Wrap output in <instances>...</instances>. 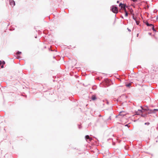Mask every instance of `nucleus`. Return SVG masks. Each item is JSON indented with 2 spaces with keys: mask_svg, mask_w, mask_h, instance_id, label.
<instances>
[{
  "mask_svg": "<svg viewBox=\"0 0 158 158\" xmlns=\"http://www.w3.org/2000/svg\"><path fill=\"white\" fill-rule=\"evenodd\" d=\"M126 112L124 111H121L119 112V114L117 116V118L118 119H121L120 120L121 122H123V120L125 118L124 116L127 114Z\"/></svg>",
  "mask_w": 158,
  "mask_h": 158,
  "instance_id": "obj_1",
  "label": "nucleus"
},
{
  "mask_svg": "<svg viewBox=\"0 0 158 158\" xmlns=\"http://www.w3.org/2000/svg\"><path fill=\"white\" fill-rule=\"evenodd\" d=\"M112 11L114 13H117L118 12V8L115 6H112L111 7Z\"/></svg>",
  "mask_w": 158,
  "mask_h": 158,
  "instance_id": "obj_2",
  "label": "nucleus"
},
{
  "mask_svg": "<svg viewBox=\"0 0 158 158\" xmlns=\"http://www.w3.org/2000/svg\"><path fill=\"white\" fill-rule=\"evenodd\" d=\"M119 6L120 7L121 9L123 10L124 11H127L126 9V5L125 4H122V3H120Z\"/></svg>",
  "mask_w": 158,
  "mask_h": 158,
  "instance_id": "obj_3",
  "label": "nucleus"
},
{
  "mask_svg": "<svg viewBox=\"0 0 158 158\" xmlns=\"http://www.w3.org/2000/svg\"><path fill=\"white\" fill-rule=\"evenodd\" d=\"M141 108L142 110H139L137 112V114H140V113H143L144 112L145 110H146L143 109L142 107H141Z\"/></svg>",
  "mask_w": 158,
  "mask_h": 158,
  "instance_id": "obj_4",
  "label": "nucleus"
},
{
  "mask_svg": "<svg viewBox=\"0 0 158 158\" xmlns=\"http://www.w3.org/2000/svg\"><path fill=\"white\" fill-rule=\"evenodd\" d=\"M146 24L148 26H150L152 27V30H154V26L151 24H149V23L148 22H146Z\"/></svg>",
  "mask_w": 158,
  "mask_h": 158,
  "instance_id": "obj_5",
  "label": "nucleus"
},
{
  "mask_svg": "<svg viewBox=\"0 0 158 158\" xmlns=\"http://www.w3.org/2000/svg\"><path fill=\"white\" fill-rule=\"evenodd\" d=\"M85 139L86 140H87V139H89V141H91L92 140V139L91 138H90L89 135H87L85 136Z\"/></svg>",
  "mask_w": 158,
  "mask_h": 158,
  "instance_id": "obj_6",
  "label": "nucleus"
},
{
  "mask_svg": "<svg viewBox=\"0 0 158 158\" xmlns=\"http://www.w3.org/2000/svg\"><path fill=\"white\" fill-rule=\"evenodd\" d=\"M10 5L14 6L15 5V2L13 0H11L10 1Z\"/></svg>",
  "mask_w": 158,
  "mask_h": 158,
  "instance_id": "obj_7",
  "label": "nucleus"
},
{
  "mask_svg": "<svg viewBox=\"0 0 158 158\" xmlns=\"http://www.w3.org/2000/svg\"><path fill=\"white\" fill-rule=\"evenodd\" d=\"M96 99V98L94 95L92 96V99L93 100H95Z\"/></svg>",
  "mask_w": 158,
  "mask_h": 158,
  "instance_id": "obj_8",
  "label": "nucleus"
},
{
  "mask_svg": "<svg viewBox=\"0 0 158 158\" xmlns=\"http://www.w3.org/2000/svg\"><path fill=\"white\" fill-rule=\"evenodd\" d=\"M131 14L132 15V17H133V19L135 21L136 20V17H135V16H134V15L133 14H132V13H131Z\"/></svg>",
  "mask_w": 158,
  "mask_h": 158,
  "instance_id": "obj_9",
  "label": "nucleus"
},
{
  "mask_svg": "<svg viewBox=\"0 0 158 158\" xmlns=\"http://www.w3.org/2000/svg\"><path fill=\"white\" fill-rule=\"evenodd\" d=\"M125 13V16H126V17H127V16H128V13H127V11H124Z\"/></svg>",
  "mask_w": 158,
  "mask_h": 158,
  "instance_id": "obj_10",
  "label": "nucleus"
},
{
  "mask_svg": "<svg viewBox=\"0 0 158 158\" xmlns=\"http://www.w3.org/2000/svg\"><path fill=\"white\" fill-rule=\"evenodd\" d=\"M135 21L136 22L137 25H138L139 23V22L138 21H137V20H135Z\"/></svg>",
  "mask_w": 158,
  "mask_h": 158,
  "instance_id": "obj_11",
  "label": "nucleus"
},
{
  "mask_svg": "<svg viewBox=\"0 0 158 158\" xmlns=\"http://www.w3.org/2000/svg\"><path fill=\"white\" fill-rule=\"evenodd\" d=\"M131 83H129L126 85L127 87H130L131 85Z\"/></svg>",
  "mask_w": 158,
  "mask_h": 158,
  "instance_id": "obj_12",
  "label": "nucleus"
},
{
  "mask_svg": "<svg viewBox=\"0 0 158 158\" xmlns=\"http://www.w3.org/2000/svg\"><path fill=\"white\" fill-rule=\"evenodd\" d=\"M154 110L158 111V109H155L153 110H151V111L152 112H153V111H154Z\"/></svg>",
  "mask_w": 158,
  "mask_h": 158,
  "instance_id": "obj_13",
  "label": "nucleus"
},
{
  "mask_svg": "<svg viewBox=\"0 0 158 158\" xmlns=\"http://www.w3.org/2000/svg\"><path fill=\"white\" fill-rule=\"evenodd\" d=\"M21 52H17V54H18V55H19V54H21Z\"/></svg>",
  "mask_w": 158,
  "mask_h": 158,
  "instance_id": "obj_14",
  "label": "nucleus"
},
{
  "mask_svg": "<svg viewBox=\"0 0 158 158\" xmlns=\"http://www.w3.org/2000/svg\"><path fill=\"white\" fill-rule=\"evenodd\" d=\"M149 124H150V123H145V124L148 125Z\"/></svg>",
  "mask_w": 158,
  "mask_h": 158,
  "instance_id": "obj_15",
  "label": "nucleus"
},
{
  "mask_svg": "<svg viewBox=\"0 0 158 158\" xmlns=\"http://www.w3.org/2000/svg\"><path fill=\"white\" fill-rule=\"evenodd\" d=\"M2 64H3V65L5 63V62L4 61H2Z\"/></svg>",
  "mask_w": 158,
  "mask_h": 158,
  "instance_id": "obj_16",
  "label": "nucleus"
},
{
  "mask_svg": "<svg viewBox=\"0 0 158 158\" xmlns=\"http://www.w3.org/2000/svg\"><path fill=\"white\" fill-rule=\"evenodd\" d=\"M131 0L135 2H136L137 1V0Z\"/></svg>",
  "mask_w": 158,
  "mask_h": 158,
  "instance_id": "obj_17",
  "label": "nucleus"
},
{
  "mask_svg": "<svg viewBox=\"0 0 158 158\" xmlns=\"http://www.w3.org/2000/svg\"><path fill=\"white\" fill-rule=\"evenodd\" d=\"M1 64H2V61H0V66Z\"/></svg>",
  "mask_w": 158,
  "mask_h": 158,
  "instance_id": "obj_18",
  "label": "nucleus"
},
{
  "mask_svg": "<svg viewBox=\"0 0 158 158\" xmlns=\"http://www.w3.org/2000/svg\"><path fill=\"white\" fill-rule=\"evenodd\" d=\"M4 67V66H3V65H2V66H1V68H3Z\"/></svg>",
  "mask_w": 158,
  "mask_h": 158,
  "instance_id": "obj_19",
  "label": "nucleus"
},
{
  "mask_svg": "<svg viewBox=\"0 0 158 158\" xmlns=\"http://www.w3.org/2000/svg\"><path fill=\"white\" fill-rule=\"evenodd\" d=\"M119 1H118L117 2V3H119Z\"/></svg>",
  "mask_w": 158,
  "mask_h": 158,
  "instance_id": "obj_20",
  "label": "nucleus"
},
{
  "mask_svg": "<svg viewBox=\"0 0 158 158\" xmlns=\"http://www.w3.org/2000/svg\"><path fill=\"white\" fill-rule=\"evenodd\" d=\"M125 126H128V125L127 124V125H125Z\"/></svg>",
  "mask_w": 158,
  "mask_h": 158,
  "instance_id": "obj_21",
  "label": "nucleus"
},
{
  "mask_svg": "<svg viewBox=\"0 0 158 158\" xmlns=\"http://www.w3.org/2000/svg\"><path fill=\"white\" fill-rule=\"evenodd\" d=\"M122 18H123V16L121 17Z\"/></svg>",
  "mask_w": 158,
  "mask_h": 158,
  "instance_id": "obj_22",
  "label": "nucleus"
}]
</instances>
